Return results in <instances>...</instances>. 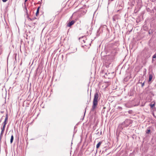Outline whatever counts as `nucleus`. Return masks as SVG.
Listing matches in <instances>:
<instances>
[{"instance_id":"0eeeda50","label":"nucleus","mask_w":156,"mask_h":156,"mask_svg":"<svg viewBox=\"0 0 156 156\" xmlns=\"http://www.w3.org/2000/svg\"><path fill=\"white\" fill-rule=\"evenodd\" d=\"M118 18V16L117 15H115L113 17V20L114 21H116L117 20Z\"/></svg>"},{"instance_id":"f257e3e1","label":"nucleus","mask_w":156,"mask_h":156,"mask_svg":"<svg viewBox=\"0 0 156 156\" xmlns=\"http://www.w3.org/2000/svg\"><path fill=\"white\" fill-rule=\"evenodd\" d=\"M98 93H96L94 94V98L93 101V105L91 110L92 111H94L97 107L98 104Z\"/></svg>"},{"instance_id":"f03ea898","label":"nucleus","mask_w":156,"mask_h":156,"mask_svg":"<svg viewBox=\"0 0 156 156\" xmlns=\"http://www.w3.org/2000/svg\"><path fill=\"white\" fill-rule=\"evenodd\" d=\"M132 123V121L129 119H126L119 126V127H121L122 129H123L125 127L128 126Z\"/></svg>"},{"instance_id":"4be33fe9","label":"nucleus","mask_w":156,"mask_h":156,"mask_svg":"<svg viewBox=\"0 0 156 156\" xmlns=\"http://www.w3.org/2000/svg\"><path fill=\"white\" fill-rule=\"evenodd\" d=\"M11 136H12H12H12V135Z\"/></svg>"},{"instance_id":"aec40b11","label":"nucleus","mask_w":156,"mask_h":156,"mask_svg":"<svg viewBox=\"0 0 156 156\" xmlns=\"http://www.w3.org/2000/svg\"><path fill=\"white\" fill-rule=\"evenodd\" d=\"M27 1V0H25V2H26Z\"/></svg>"},{"instance_id":"6ab92c4d","label":"nucleus","mask_w":156,"mask_h":156,"mask_svg":"<svg viewBox=\"0 0 156 156\" xmlns=\"http://www.w3.org/2000/svg\"><path fill=\"white\" fill-rule=\"evenodd\" d=\"M152 2H154L156 1V0H152Z\"/></svg>"},{"instance_id":"9d476101","label":"nucleus","mask_w":156,"mask_h":156,"mask_svg":"<svg viewBox=\"0 0 156 156\" xmlns=\"http://www.w3.org/2000/svg\"><path fill=\"white\" fill-rule=\"evenodd\" d=\"M155 105V103H154L153 104H152V102L150 105L151 108H153Z\"/></svg>"},{"instance_id":"ddd939ff","label":"nucleus","mask_w":156,"mask_h":156,"mask_svg":"<svg viewBox=\"0 0 156 156\" xmlns=\"http://www.w3.org/2000/svg\"><path fill=\"white\" fill-rule=\"evenodd\" d=\"M6 124H7V121L4 120V121L3 123V126H5Z\"/></svg>"},{"instance_id":"7ed1b4c3","label":"nucleus","mask_w":156,"mask_h":156,"mask_svg":"<svg viewBox=\"0 0 156 156\" xmlns=\"http://www.w3.org/2000/svg\"><path fill=\"white\" fill-rule=\"evenodd\" d=\"M110 50L111 53L114 54L117 52V51L118 50V48H117L115 47V46H112Z\"/></svg>"},{"instance_id":"39448f33","label":"nucleus","mask_w":156,"mask_h":156,"mask_svg":"<svg viewBox=\"0 0 156 156\" xmlns=\"http://www.w3.org/2000/svg\"><path fill=\"white\" fill-rule=\"evenodd\" d=\"M5 126H3V127L1 128L2 131L1 134V135H2V134L4 133V131Z\"/></svg>"},{"instance_id":"1a4fd4ad","label":"nucleus","mask_w":156,"mask_h":156,"mask_svg":"<svg viewBox=\"0 0 156 156\" xmlns=\"http://www.w3.org/2000/svg\"><path fill=\"white\" fill-rule=\"evenodd\" d=\"M40 7H38L37 9V11L36 12V15L37 16L38 15L39 13V10Z\"/></svg>"},{"instance_id":"f3484780","label":"nucleus","mask_w":156,"mask_h":156,"mask_svg":"<svg viewBox=\"0 0 156 156\" xmlns=\"http://www.w3.org/2000/svg\"><path fill=\"white\" fill-rule=\"evenodd\" d=\"M8 0H2V1L3 2H6V1H7Z\"/></svg>"},{"instance_id":"f8f14e48","label":"nucleus","mask_w":156,"mask_h":156,"mask_svg":"<svg viewBox=\"0 0 156 156\" xmlns=\"http://www.w3.org/2000/svg\"><path fill=\"white\" fill-rule=\"evenodd\" d=\"M8 114H7L6 115V117L5 119V121H7V120H8Z\"/></svg>"},{"instance_id":"20e7f679","label":"nucleus","mask_w":156,"mask_h":156,"mask_svg":"<svg viewBox=\"0 0 156 156\" xmlns=\"http://www.w3.org/2000/svg\"><path fill=\"white\" fill-rule=\"evenodd\" d=\"M75 23V21L73 20L69 22L67 24V26L68 27H70Z\"/></svg>"},{"instance_id":"9b49d317","label":"nucleus","mask_w":156,"mask_h":156,"mask_svg":"<svg viewBox=\"0 0 156 156\" xmlns=\"http://www.w3.org/2000/svg\"><path fill=\"white\" fill-rule=\"evenodd\" d=\"M150 132V130L149 129H147L146 130V133L147 134L149 133Z\"/></svg>"},{"instance_id":"6e6552de","label":"nucleus","mask_w":156,"mask_h":156,"mask_svg":"<svg viewBox=\"0 0 156 156\" xmlns=\"http://www.w3.org/2000/svg\"><path fill=\"white\" fill-rule=\"evenodd\" d=\"M152 78V76L151 74H150L149 75V81H151V80Z\"/></svg>"},{"instance_id":"423d86ee","label":"nucleus","mask_w":156,"mask_h":156,"mask_svg":"<svg viewBox=\"0 0 156 156\" xmlns=\"http://www.w3.org/2000/svg\"><path fill=\"white\" fill-rule=\"evenodd\" d=\"M102 143V141H100L96 145V148H98L99 147H100L101 144Z\"/></svg>"},{"instance_id":"2eb2a0df","label":"nucleus","mask_w":156,"mask_h":156,"mask_svg":"<svg viewBox=\"0 0 156 156\" xmlns=\"http://www.w3.org/2000/svg\"><path fill=\"white\" fill-rule=\"evenodd\" d=\"M152 58H156V53L153 55Z\"/></svg>"},{"instance_id":"dca6fc26","label":"nucleus","mask_w":156,"mask_h":156,"mask_svg":"<svg viewBox=\"0 0 156 156\" xmlns=\"http://www.w3.org/2000/svg\"><path fill=\"white\" fill-rule=\"evenodd\" d=\"M140 83H141V87H143V86H144V83H141V82Z\"/></svg>"},{"instance_id":"4468645a","label":"nucleus","mask_w":156,"mask_h":156,"mask_svg":"<svg viewBox=\"0 0 156 156\" xmlns=\"http://www.w3.org/2000/svg\"><path fill=\"white\" fill-rule=\"evenodd\" d=\"M13 138H14V137H11V139H10V143H11V144L13 142Z\"/></svg>"},{"instance_id":"412c9836","label":"nucleus","mask_w":156,"mask_h":156,"mask_svg":"<svg viewBox=\"0 0 156 156\" xmlns=\"http://www.w3.org/2000/svg\"><path fill=\"white\" fill-rule=\"evenodd\" d=\"M0 140L1 139V137H0Z\"/></svg>"},{"instance_id":"a211bd4d","label":"nucleus","mask_w":156,"mask_h":156,"mask_svg":"<svg viewBox=\"0 0 156 156\" xmlns=\"http://www.w3.org/2000/svg\"><path fill=\"white\" fill-rule=\"evenodd\" d=\"M113 0H108V1L109 2H112V1H113Z\"/></svg>"}]
</instances>
